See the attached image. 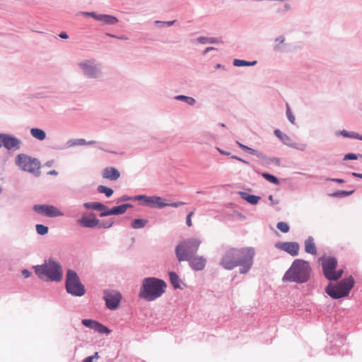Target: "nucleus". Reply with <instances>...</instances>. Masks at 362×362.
Segmentation results:
<instances>
[{"instance_id":"nucleus-28","label":"nucleus","mask_w":362,"mask_h":362,"mask_svg":"<svg viewBox=\"0 0 362 362\" xmlns=\"http://www.w3.org/2000/svg\"><path fill=\"white\" fill-rule=\"evenodd\" d=\"M243 198L245 199L247 202L252 204H256L259 200V197L252 195V194H244V196H243Z\"/></svg>"},{"instance_id":"nucleus-29","label":"nucleus","mask_w":362,"mask_h":362,"mask_svg":"<svg viewBox=\"0 0 362 362\" xmlns=\"http://www.w3.org/2000/svg\"><path fill=\"white\" fill-rule=\"evenodd\" d=\"M98 191L100 193L105 194L107 197H111L113 194V190L112 189L103 185H99L98 187Z\"/></svg>"},{"instance_id":"nucleus-36","label":"nucleus","mask_w":362,"mask_h":362,"mask_svg":"<svg viewBox=\"0 0 362 362\" xmlns=\"http://www.w3.org/2000/svg\"><path fill=\"white\" fill-rule=\"evenodd\" d=\"M82 324L86 327L93 329V327L96 324V321L89 319H85L82 320Z\"/></svg>"},{"instance_id":"nucleus-22","label":"nucleus","mask_w":362,"mask_h":362,"mask_svg":"<svg viewBox=\"0 0 362 362\" xmlns=\"http://www.w3.org/2000/svg\"><path fill=\"white\" fill-rule=\"evenodd\" d=\"M30 134L34 138L40 141L44 140L46 137L45 132L41 129L33 128L30 129Z\"/></svg>"},{"instance_id":"nucleus-43","label":"nucleus","mask_w":362,"mask_h":362,"mask_svg":"<svg viewBox=\"0 0 362 362\" xmlns=\"http://www.w3.org/2000/svg\"><path fill=\"white\" fill-rule=\"evenodd\" d=\"M358 156L356 154L354 153H348L345 155L344 160H356L357 159Z\"/></svg>"},{"instance_id":"nucleus-17","label":"nucleus","mask_w":362,"mask_h":362,"mask_svg":"<svg viewBox=\"0 0 362 362\" xmlns=\"http://www.w3.org/2000/svg\"><path fill=\"white\" fill-rule=\"evenodd\" d=\"M131 206L130 204H124L120 206H115L111 209H107V211L102 212L100 214V216H106L110 215H119L123 214L126 212L128 208Z\"/></svg>"},{"instance_id":"nucleus-10","label":"nucleus","mask_w":362,"mask_h":362,"mask_svg":"<svg viewBox=\"0 0 362 362\" xmlns=\"http://www.w3.org/2000/svg\"><path fill=\"white\" fill-rule=\"evenodd\" d=\"M104 299L107 307L110 310H115L118 308L122 296L116 291H105Z\"/></svg>"},{"instance_id":"nucleus-46","label":"nucleus","mask_w":362,"mask_h":362,"mask_svg":"<svg viewBox=\"0 0 362 362\" xmlns=\"http://www.w3.org/2000/svg\"><path fill=\"white\" fill-rule=\"evenodd\" d=\"M22 274L25 278H28L30 276V272L27 269H23L22 271Z\"/></svg>"},{"instance_id":"nucleus-11","label":"nucleus","mask_w":362,"mask_h":362,"mask_svg":"<svg viewBox=\"0 0 362 362\" xmlns=\"http://www.w3.org/2000/svg\"><path fill=\"white\" fill-rule=\"evenodd\" d=\"M33 209L38 214L47 217H57L63 216V213L57 207L52 205H35Z\"/></svg>"},{"instance_id":"nucleus-58","label":"nucleus","mask_w":362,"mask_h":362,"mask_svg":"<svg viewBox=\"0 0 362 362\" xmlns=\"http://www.w3.org/2000/svg\"><path fill=\"white\" fill-rule=\"evenodd\" d=\"M174 22H175V21H168L165 23L168 24V25H172L174 23Z\"/></svg>"},{"instance_id":"nucleus-48","label":"nucleus","mask_w":362,"mask_h":362,"mask_svg":"<svg viewBox=\"0 0 362 362\" xmlns=\"http://www.w3.org/2000/svg\"><path fill=\"white\" fill-rule=\"evenodd\" d=\"M74 144L85 145L86 144V141L84 139H78Z\"/></svg>"},{"instance_id":"nucleus-5","label":"nucleus","mask_w":362,"mask_h":362,"mask_svg":"<svg viewBox=\"0 0 362 362\" xmlns=\"http://www.w3.org/2000/svg\"><path fill=\"white\" fill-rule=\"evenodd\" d=\"M355 281L353 276H349L338 282L337 284H329L326 288L327 293L334 299H339L349 296L353 288Z\"/></svg>"},{"instance_id":"nucleus-42","label":"nucleus","mask_w":362,"mask_h":362,"mask_svg":"<svg viewBox=\"0 0 362 362\" xmlns=\"http://www.w3.org/2000/svg\"><path fill=\"white\" fill-rule=\"evenodd\" d=\"M194 214V212L193 211H191L188 214V215L187 216V218H186V223L187 225L189 226V227H191L192 223V216H193Z\"/></svg>"},{"instance_id":"nucleus-34","label":"nucleus","mask_w":362,"mask_h":362,"mask_svg":"<svg viewBox=\"0 0 362 362\" xmlns=\"http://www.w3.org/2000/svg\"><path fill=\"white\" fill-rule=\"evenodd\" d=\"M276 227L283 233H288L290 229L289 226L285 222H279L276 225Z\"/></svg>"},{"instance_id":"nucleus-47","label":"nucleus","mask_w":362,"mask_h":362,"mask_svg":"<svg viewBox=\"0 0 362 362\" xmlns=\"http://www.w3.org/2000/svg\"><path fill=\"white\" fill-rule=\"evenodd\" d=\"M232 158L238 160H239V161H240V162H242L243 163L248 164L247 161H246V160H243V159H242V158H239V157H238L236 156H233Z\"/></svg>"},{"instance_id":"nucleus-59","label":"nucleus","mask_w":362,"mask_h":362,"mask_svg":"<svg viewBox=\"0 0 362 362\" xmlns=\"http://www.w3.org/2000/svg\"><path fill=\"white\" fill-rule=\"evenodd\" d=\"M95 143V141H90L88 142H86V144H88V145H92V144H94Z\"/></svg>"},{"instance_id":"nucleus-50","label":"nucleus","mask_w":362,"mask_h":362,"mask_svg":"<svg viewBox=\"0 0 362 362\" xmlns=\"http://www.w3.org/2000/svg\"><path fill=\"white\" fill-rule=\"evenodd\" d=\"M199 42H201V43H207L208 42V38H206V37H200L199 38Z\"/></svg>"},{"instance_id":"nucleus-14","label":"nucleus","mask_w":362,"mask_h":362,"mask_svg":"<svg viewBox=\"0 0 362 362\" xmlns=\"http://www.w3.org/2000/svg\"><path fill=\"white\" fill-rule=\"evenodd\" d=\"M144 199L147 205L161 208L167 204L163 202V199L159 197H147L145 195H139L135 197V200Z\"/></svg>"},{"instance_id":"nucleus-45","label":"nucleus","mask_w":362,"mask_h":362,"mask_svg":"<svg viewBox=\"0 0 362 362\" xmlns=\"http://www.w3.org/2000/svg\"><path fill=\"white\" fill-rule=\"evenodd\" d=\"M327 180L332 181V182H335L337 183H344V180L343 179H339V178H329V179H327Z\"/></svg>"},{"instance_id":"nucleus-20","label":"nucleus","mask_w":362,"mask_h":362,"mask_svg":"<svg viewBox=\"0 0 362 362\" xmlns=\"http://www.w3.org/2000/svg\"><path fill=\"white\" fill-rule=\"evenodd\" d=\"M305 250L307 253L315 255L317 254V248L314 243V239L309 237L305 241Z\"/></svg>"},{"instance_id":"nucleus-9","label":"nucleus","mask_w":362,"mask_h":362,"mask_svg":"<svg viewBox=\"0 0 362 362\" xmlns=\"http://www.w3.org/2000/svg\"><path fill=\"white\" fill-rule=\"evenodd\" d=\"M16 164L23 170L35 173L40 168V163L35 158H33L25 154H19L16 157Z\"/></svg>"},{"instance_id":"nucleus-35","label":"nucleus","mask_w":362,"mask_h":362,"mask_svg":"<svg viewBox=\"0 0 362 362\" xmlns=\"http://www.w3.org/2000/svg\"><path fill=\"white\" fill-rule=\"evenodd\" d=\"M36 230H37V233L40 235H45L48 232V228L42 224H37L36 225Z\"/></svg>"},{"instance_id":"nucleus-41","label":"nucleus","mask_w":362,"mask_h":362,"mask_svg":"<svg viewBox=\"0 0 362 362\" xmlns=\"http://www.w3.org/2000/svg\"><path fill=\"white\" fill-rule=\"evenodd\" d=\"M292 147H293L294 148H296L298 150H300V151H305L306 147H307V145L305 144H302V143H296V144H293L292 145Z\"/></svg>"},{"instance_id":"nucleus-4","label":"nucleus","mask_w":362,"mask_h":362,"mask_svg":"<svg viewBox=\"0 0 362 362\" xmlns=\"http://www.w3.org/2000/svg\"><path fill=\"white\" fill-rule=\"evenodd\" d=\"M34 269L36 274L41 279L59 281L62 279L63 273L61 265L52 259L45 261L43 264L35 266Z\"/></svg>"},{"instance_id":"nucleus-15","label":"nucleus","mask_w":362,"mask_h":362,"mask_svg":"<svg viewBox=\"0 0 362 362\" xmlns=\"http://www.w3.org/2000/svg\"><path fill=\"white\" fill-rule=\"evenodd\" d=\"M80 66L83 69L84 74L90 77H95L98 69L94 65L93 60H86L80 64Z\"/></svg>"},{"instance_id":"nucleus-54","label":"nucleus","mask_w":362,"mask_h":362,"mask_svg":"<svg viewBox=\"0 0 362 362\" xmlns=\"http://www.w3.org/2000/svg\"><path fill=\"white\" fill-rule=\"evenodd\" d=\"M59 37H60L61 38H62V39H67V38H68V35H66V33H64V32H62V33H61L59 34Z\"/></svg>"},{"instance_id":"nucleus-3","label":"nucleus","mask_w":362,"mask_h":362,"mask_svg":"<svg viewBox=\"0 0 362 362\" xmlns=\"http://www.w3.org/2000/svg\"><path fill=\"white\" fill-rule=\"evenodd\" d=\"M166 286V284L163 280L146 278L143 281L139 296L148 301L154 300L165 293Z\"/></svg>"},{"instance_id":"nucleus-55","label":"nucleus","mask_w":362,"mask_h":362,"mask_svg":"<svg viewBox=\"0 0 362 362\" xmlns=\"http://www.w3.org/2000/svg\"><path fill=\"white\" fill-rule=\"evenodd\" d=\"M352 175L356 177H360L362 178V174L357 173H352Z\"/></svg>"},{"instance_id":"nucleus-25","label":"nucleus","mask_w":362,"mask_h":362,"mask_svg":"<svg viewBox=\"0 0 362 362\" xmlns=\"http://www.w3.org/2000/svg\"><path fill=\"white\" fill-rule=\"evenodd\" d=\"M169 277H170V282L172 284V285L173 286V287L175 288H180V278L179 276H177V274L174 272H170L169 273Z\"/></svg>"},{"instance_id":"nucleus-30","label":"nucleus","mask_w":362,"mask_h":362,"mask_svg":"<svg viewBox=\"0 0 362 362\" xmlns=\"http://www.w3.org/2000/svg\"><path fill=\"white\" fill-rule=\"evenodd\" d=\"M93 330L98 332V333H106V334H108L110 333V330L108 329V328H107L105 326H104L103 325L96 322V324L95 325V327H93Z\"/></svg>"},{"instance_id":"nucleus-62","label":"nucleus","mask_w":362,"mask_h":362,"mask_svg":"<svg viewBox=\"0 0 362 362\" xmlns=\"http://www.w3.org/2000/svg\"><path fill=\"white\" fill-rule=\"evenodd\" d=\"M213 49H214L213 47H207V48L206 49V50H205V53H206V52H209V50Z\"/></svg>"},{"instance_id":"nucleus-61","label":"nucleus","mask_w":362,"mask_h":362,"mask_svg":"<svg viewBox=\"0 0 362 362\" xmlns=\"http://www.w3.org/2000/svg\"><path fill=\"white\" fill-rule=\"evenodd\" d=\"M93 356H94V358H99L98 354L97 352L95 353V354Z\"/></svg>"},{"instance_id":"nucleus-60","label":"nucleus","mask_w":362,"mask_h":362,"mask_svg":"<svg viewBox=\"0 0 362 362\" xmlns=\"http://www.w3.org/2000/svg\"><path fill=\"white\" fill-rule=\"evenodd\" d=\"M49 174H51V175H56L57 174V172L55 170H52L49 173Z\"/></svg>"},{"instance_id":"nucleus-8","label":"nucleus","mask_w":362,"mask_h":362,"mask_svg":"<svg viewBox=\"0 0 362 362\" xmlns=\"http://www.w3.org/2000/svg\"><path fill=\"white\" fill-rule=\"evenodd\" d=\"M66 291L74 296H82L86 293L84 286L81 283L77 274L69 269L66 277Z\"/></svg>"},{"instance_id":"nucleus-24","label":"nucleus","mask_w":362,"mask_h":362,"mask_svg":"<svg viewBox=\"0 0 362 362\" xmlns=\"http://www.w3.org/2000/svg\"><path fill=\"white\" fill-rule=\"evenodd\" d=\"M236 143L243 150L248 151L250 154L256 155L259 158H263L264 157L263 153H259L257 151L240 143L239 141H237Z\"/></svg>"},{"instance_id":"nucleus-26","label":"nucleus","mask_w":362,"mask_h":362,"mask_svg":"<svg viewBox=\"0 0 362 362\" xmlns=\"http://www.w3.org/2000/svg\"><path fill=\"white\" fill-rule=\"evenodd\" d=\"M147 223V221L144 219H134L132 223V227L134 229L144 228Z\"/></svg>"},{"instance_id":"nucleus-6","label":"nucleus","mask_w":362,"mask_h":362,"mask_svg":"<svg viewBox=\"0 0 362 362\" xmlns=\"http://www.w3.org/2000/svg\"><path fill=\"white\" fill-rule=\"evenodd\" d=\"M201 240L195 238L187 239L181 242L175 248L176 257L179 262L189 260L201 245Z\"/></svg>"},{"instance_id":"nucleus-52","label":"nucleus","mask_w":362,"mask_h":362,"mask_svg":"<svg viewBox=\"0 0 362 362\" xmlns=\"http://www.w3.org/2000/svg\"><path fill=\"white\" fill-rule=\"evenodd\" d=\"M94 358V356H88L86 358L83 362H93V359Z\"/></svg>"},{"instance_id":"nucleus-13","label":"nucleus","mask_w":362,"mask_h":362,"mask_svg":"<svg viewBox=\"0 0 362 362\" xmlns=\"http://www.w3.org/2000/svg\"><path fill=\"white\" fill-rule=\"evenodd\" d=\"M20 141L18 139L7 134H0V148L4 146L8 150L18 149Z\"/></svg>"},{"instance_id":"nucleus-44","label":"nucleus","mask_w":362,"mask_h":362,"mask_svg":"<svg viewBox=\"0 0 362 362\" xmlns=\"http://www.w3.org/2000/svg\"><path fill=\"white\" fill-rule=\"evenodd\" d=\"M166 204H167L166 206H170L172 207H178L180 206L184 205L185 203L180 202H173V203Z\"/></svg>"},{"instance_id":"nucleus-56","label":"nucleus","mask_w":362,"mask_h":362,"mask_svg":"<svg viewBox=\"0 0 362 362\" xmlns=\"http://www.w3.org/2000/svg\"><path fill=\"white\" fill-rule=\"evenodd\" d=\"M111 36L113 37H116L117 39H119V40H127V37H126L125 36H119V37L115 36V35H111Z\"/></svg>"},{"instance_id":"nucleus-7","label":"nucleus","mask_w":362,"mask_h":362,"mask_svg":"<svg viewBox=\"0 0 362 362\" xmlns=\"http://www.w3.org/2000/svg\"><path fill=\"white\" fill-rule=\"evenodd\" d=\"M321 262L323 274L326 279L329 281H337L339 279L343 274V269L335 270L338 262L336 258L333 257H323L320 259Z\"/></svg>"},{"instance_id":"nucleus-1","label":"nucleus","mask_w":362,"mask_h":362,"mask_svg":"<svg viewBox=\"0 0 362 362\" xmlns=\"http://www.w3.org/2000/svg\"><path fill=\"white\" fill-rule=\"evenodd\" d=\"M254 255L252 248H230L223 255L221 264L226 269H233L240 265V272L244 274L250 269Z\"/></svg>"},{"instance_id":"nucleus-21","label":"nucleus","mask_w":362,"mask_h":362,"mask_svg":"<svg viewBox=\"0 0 362 362\" xmlns=\"http://www.w3.org/2000/svg\"><path fill=\"white\" fill-rule=\"evenodd\" d=\"M83 206L86 209H92L94 210L102 211L103 212L107 211V206L99 202H88L85 203Z\"/></svg>"},{"instance_id":"nucleus-63","label":"nucleus","mask_w":362,"mask_h":362,"mask_svg":"<svg viewBox=\"0 0 362 362\" xmlns=\"http://www.w3.org/2000/svg\"><path fill=\"white\" fill-rule=\"evenodd\" d=\"M269 199L273 202V196L272 195H269Z\"/></svg>"},{"instance_id":"nucleus-27","label":"nucleus","mask_w":362,"mask_h":362,"mask_svg":"<svg viewBox=\"0 0 362 362\" xmlns=\"http://www.w3.org/2000/svg\"><path fill=\"white\" fill-rule=\"evenodd\" d=\"M257 64V61L253 62H247L241 59H234L233 65L235 66H253Z\"/></svg>"},{"instance_id":"nucleus-2","label":"nucleus","mask_w":362,"mask_h":362,"mask_svg":"<svg viewBox=\"0 0 362 362\" xmlns=\"http://www.w3.org/2000/svg\"><path fill=\"white\" fill-rule=\"evenodd\" d=\"M310 272L311 268L308 262L303 259H296L285 273L283 281L305 283L309 279Z\"/></svg>"},{"instance_id":"nucleus-32","label":"nucleus","mask_w":362,"mask_h":362,"mask_svg":"<svg viewBox=\"0 0 362 362\" xmlns=\"http://www.w3.org/2000/svg\"><path fill=\"white\" fill-rule=\"evenodd\" d=\"M265 164H274L276 165H280V161L276 158H267L265 155L263 158H261Z\"/></svg>"},{"instance_id":"nucleus-38","label":"nucleus","mask_w":362,"mask_h":362,"mask_svg":"<svg viewBox=\"0 0 362 362\" xmlns=\"http://www.w3.org/2000/svg\"><path fill=\"white\" fill-rule=\"evenodd\" d=\"M274 134L283 141H286V140L289 139V137L281 132L279 129L274 130Z\"/></svg>"},{"instance_id":"nucleus-49","label":"nucleus","mask_w":362,"mask_h":362,"mask_svg":"<svg viewBox=\"0 0 362 362\" xmlns=\"http://www.w3.org/2000/svg\"><path fill=\"white\" fill-rule=\"evenodd\" d=\"M284 42V38L283 37H279L276 38V42L277 44H282Z\"/></svg>"},{"instance_id":"nucleus-51","label":"nucleus","mask_w":362,"mask_h":362,"mask_svg":"<svg viewBox=\"0 0 362 362\" xmlns=\"http://www.w3.org/2000/svg\"><path fill=\"white\" fill-rule=\"evenodd\" d=\"M344 136H349L353 137V133L351 134H349L346 131L344 130L341 133Z\"/></svg>"},{"instance_id":"nucleus-53","label":"nucleus","mask_w":362,"mask_h":362,"mask_svg":"<svg viewBox=\"0 0 362 362\" xmlns=\"http://www.w3.org/2000/svg\"><path fill=\"white\" fill-rule=\"evenodd\" d=\"M208 42L209 43H217L219 42V40L214 39V38H209L208 39Z\"/></svg>"},{"instance_id":"nucleus-16","label":"nucleus","mask_w":362,"mask_h":362,"mask_svg":"<svg viewBox=\"0 0 362 362\" xmlns=\"http://www.w3.org/2000/svg\"><path fill=\"white\" fill-rule=\"evenodd\" d=\"M189 262L190 267L197 271L204 269L206 264V259L201 256H195L194 257H189Z\"/></svg>"},{"instance_id":"nucleus-12","label":"nucleus","mask_w":362,"mask_h":362,"mask_svg":"<svg viewBox=\"0 0 362 362\" xmlns=\"http://www.w3.org/2000/svg\"><path fill=\"white\" fill-rule=\"evenodd\" d=\"M275 247L293 257L297 256L300 250L299 244L294 242H279L276 243Z\"/></svg>"},{"instance_id":"nucleus-37","label":"nucleus","mask_w":362,"mask_h":362,"mask_svg":"<svg viewBox=\"0 0 362 362\" xmlns=\"http://www.w3.org/2000/svg\"><path fill=\"white\" fill-rule=\"evenodd\" d=\"M354 192V190L351 191H339L331 194L332 197H346L351 194Z\"/></svg>"},{"instance_id":"nucleus-40","label":"nucleus","mask_w":362,"mask_h":362,"mask_svg":"<svg viewBox=\"0 0 362 362\" xmlns=\"http://www.w3.org/2000/svg\"><path fill=\"white\" fill-rule=\"evenodd\" d=\"M286 115H287V117H288V119L292 123V124H294L295 123V117L294 115L292 114L291 111V109L289 107V105L287 104L286 105Z\"/></svg>"},{"instance_id":"nucleus-39","label":"nucleus","mask_w":362,"mask_h":362,"mask_svg":"<svg viewBox=\"0 0 362 362\" xmlns=\"http://www.w3.org/2000/svg\"><path fill=\"white\" fill-rule=\"evenodd\" d=\"M113 224V221L112 219H109L107 221L99 222L98 225L100 228H110Z\"/></svg>"},{"instance_id":"nucleus-33","label":"nucleus","mask_w":362,"mask_h":362,"mask_svg":"<svg viewBox=\"0 0 362 362\" xmlns=\"http://www.w3.org/2000/svg\"><path fill=\"white\" fill-rule=\"evenodd\" d=\"M176 99L183 100L190 105H194L195 103V100L194 98L185 95H178L176 97Z\"/></svg>"},{"instance_id":"nucleus-19","label":"nucleus","mask_w":362,"mask_h":362,"mask_svg":"<svg viewBox=\"0 0 362 362\" xmlns=\"http://www.w3.org/2000/svg\"><path fill=\"white\" fill-rule=\"evenodd\" d=\"M120 177L119 172L113 167H107L103 170V177L110 180H117Z\"/></svg>"},{"instance_id":"nucleus-18","label":"nucleus","mask_w":362,"mask_h":362,"mask_svg":"<svg viewBox=\"0 0 362 362\" xmlns=\"http://www.w3.org/2000/svg\"><path fill=\"white\" fill-rule=\"evenodd\" d=\"M78 223L86 228H94L99 224V220L96 218L94 214L89 216H83L78 221Z\"/></svg>"},{"instance_id":"nucleus-31","label":"nucleus","mask_w":362,"mask_h":362,"mask_svg":"<svg viewBox=\"0 0 362 362\" xmlns=\"http://www.w3.org/2000/svg\"><path fill=\"white\" fill-rule=\"evenodd\" d=\"M262 175L267 181H269V182H272L273 184H275V185H279V180L276 177H274V175H272L271 174H269V173H263Z\"/></svg>"},{"instance_id":"nucleus-23","label":"nucleus","mask_w":362,"mask_h":362,"mask_svg":"<svg viewBox=\"0 0 362 362\" xmlns=\"http://www.w3.org/2000/svg\"><path fill=\"white\" fill-rule=\"evenodd\" d=\"M95 18L110 25L115 24L117 22V19L115 17L109 15H99L95 16Z\"/></svg>"},{"instance_id":"nucleus-57","label":"nucleus","mask_w":362,"mask_h":362,"mask_svg":"<svg viewBox=\"0 0 362 362\" xmlns=\"http://www.w3.org/2000/svg\"><path fill=\"white\" fill-rule=\"evenodd\" d=\"M353 137H356V138H358V139L362 140V136H359L358 134H354V133H353Z\"/></svg>"},{"instance_id":"nucleus-64","label":"nucleus","mask_w":362,"mask_h":362,"mask_svg":"<svg viewBox=\"0 0 362 362\" xmlns=\"http://www.w3.org/2000/svg\"><path fill=\"white\" fill-rule=\"evenodd\" d=\"M221 127H225V124L222 123V124H221Z\"/></svg>"}]
</instances>
